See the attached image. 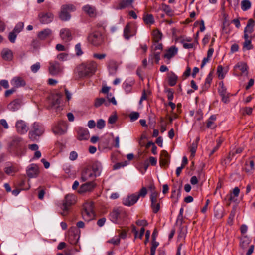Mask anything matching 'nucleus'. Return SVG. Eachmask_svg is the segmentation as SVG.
I'll return each instance as SVG.
<instances>
[{
	"label": "nucleus",
	"mask_w": 255,
	"mask_h": 255,
	"mask_svg": "<svg viewBox=\"0 0 255 255\" xmlns=\"http://www.w3.org/2000/svg\"><path fill=\"white\" fill-rule=\"evenodd\" d=\"M220 95L222 97V101L227 103L229 101V94L227 93L226 89L223 86H222L219 90Z\"/></svg>",
	"instance_id": "7c9ffc66"
},
{
	"label": "nucleus",
	"mask_w": 255,
	"mask_h": 255,
	"mask_svg": "<svg viewBox=\"0 0 255 255\" xmlns=\"http://www.w3.org/2000/svg\"><path fill=\"white\" fill-rule=\"evenodd\" d=\"M44 131V129L42 125L35 122L33 124L32 129L29 133V137L32 140H37V137L43 134Z\"/></svg>",
	"instance_id": "7ed1b4c3"
},
{
	"label": "nucleus",
	"mask_w": 255,
	"mask_h": 255,
	"mask_svg": "<svg viewBox=\"0 0 255 255\" xmlns=\"http://www.w3.org/2000/svg\"><path fill=\"white\" fill-rule=\"evenodd\" d=\"M22 104V100L21 98L15 99L7 105V108L9 110L14 112L19 109Z\"/></svg>",
	"instance_id": "ddd939ff"
},
{
	"label": "nucleus",
	"mask_w": 255,
	"mask_h": 255,
	"mask_svg": "<svg viewBox=\"0 0 255 255\" xmlns=\"http://www.w3.org/2000/svg\"><path fill=\"white\" fill-rule=\"evenodd\" d=\"M255 26V21L253 19H250L247 22V24L244 30V36H255L253 34L254 32V27Z\"/></svg>",
	"instance_id": "1a4fd4ad"
},
{
	"label": "nucleus",
	"mask_w": 255,
	"mask_h": 255,
	"mask_svg": "<svg viewBox=\"0 0 255 255\" xmlns=\"http://www.w3.org/2000/svg\"><path fill=\"white\" fill-rule=\"evenodd\" d=\"M107 243H111L115 245H118L120 243V238H117V239L112 238L111 240H108Z\"/></svg>",
	"instance_id": "338daca9"
},
{
	"label": "nucleus",
	"mask_w": 255,
	"mask_h": 255,
	"mask_svg": "<svg viewBox=\"0 0 255 255\" xmlns=\"http://www.w3.org/2000/svg\"><path fill=\"white\" fill-rule=\"evenodd\" d=\"M22 141V138L18 136H14L12 138V140L10 143L11 146L16 147L19 145Z\"/></svg>",
	"instance_id": "a19ab883"
},
{
	"label": "nucleus",
	"mask_w": 255,
	"mask_h": 255,
	"mask_svg": "<svg viewBox=\"0 0 255 255\" xmlns=\"http://www.w3.org/2000/svg\"><path fill=\"white\" fill-rule=\"evenodd\" d=\"M236 67L238 68L243 74L247 71L248 68L247 64L244 62L238 63L236 65Z\"/></svg>",
	"instance_id": "79ce46f5"
},
{
	"label": "nucleus",
	"mask_w": 255,
	"mask_h": 255,
	"mask_svg": "<svg viewBox=\"0 0 255 255\" xmlns=\"http://www.w3.org/2000/svg\"><path fill=\"white\" fill-rule=\"evenodd\" d=\"M82 9L85 13L91 17H95L96 15V9L93 6L87 4L84 6Z\"/></svg>",
	"instance_id": "412c9836"
},
{
	"label": "nucleus",
	"mask_w": 255,
	"mask_h": 255,
	"mask_svg": "<svg viewBox=\"0 0 255 255\" xmlns=\"http://www.w3.org/2000/svg\"><path fill=\"white\" fill-rule=\"evenodd\" d=\"M77 231L76 228H72L69 230L68 239L71 244L74 245L77 243L79 238V236L76 233V232H77Z\"/></svg>",
	"instance_id": "2eb2a0df"
},
{
	"label": "nucleus",
	"mask_w": 255,
	"mask_h": 255,
	"mask_svg": "<svg viewBox=\"0 0 255 255\" xmlns=\"http://www.w3.org/2000/svg\"><path fill=\"white\" fill-rule=\"evenodd\" d=\"M117 120V116L116 115H112L110 116L108 119V123L110 124L115 123Z\"/></svg>",
	"instance_id": "0e129e2a"
},
{
	"label": "nucleus",
	"mask_w": 255,
	"mask_h": 255,
	"mask_svg": "<svg viewBox=\"0 0 255 255\" xmlns=\"http://www.w3.org/2000/svg\"><path fill=\"white\" fill-rule=\"evenodd\" d=\"M89 138V133L86 128H79L77 131V138L79 140H87Z\"/></svg>",
	"instance_id": "dca6fc26"
},
{
	"label": "nucleus",
	"mask_w": 255,
	"mask_h": 255,
	"mask_svg": "<svg viewBox=\"0 0 255 255\" xmlns=\"http://www.w3.org/2000/svg\"><path fill=\"white\" fill-rule=\"evenodd\" d=\"M163 48L162 44L161 43H155L153 46L151 47V51L155 52L157 50L162 51Z\"/></svg>",
	"instance_id": "864d4df0"
},
{
	"label": "nucleus",
	"mask_w": 255,
	"mask_h": 255,
	"mask_svg": "<svg viewBox=\"0 0 255 255\" xmlns=\"http://www.w3.org/2000/svg\"><path fill=\"white\" fill-rule=\"evenodd\" d=\"M235 210H233L230 214V216L228 218V222L229 224H232V221L235 217Z\"/></svg>",
	"instance_id": "774afa93"
},
{
	"label": "nucleus",
	"mask_w": 255,
	"mask_h": 255,
	"mask_svg": "<svg viewBox=\"0 0 255 255\" xmlns=\"http://www.w3.org/2000/svg\"><path fill=\"white\" fill-rule=\"evenodd\" d=\"M53 130L55 134L60 135L64 134L66 130V124L65 123H62V124L55 127L53 129Z\"/></svg>",
	"instance_id": "c85d7f7f"
},
{
	"label": "nucleus",
	"mask_w": 255,
	"mask_h": 255,
	"mask_svg": "<svg viewBox=\"0 0 255 255\" xmlns=\"http://www.w3.org/2000/svg\"><path fill=\"white\" fill-rule=\"evenodd\" d=\"M245 41L243 43V50H250L253 48V46L251 43L252 40L255 38V36H243Z\"/></svg>",
	"instance_id": "f3484780"
},
{
	"label": "nucleus",
	"mask_w": 255,
	"mask_h": 255,
	"mask_svg": "<svg viewBox=\"0 0 255 255\" xmlns=\"http://www.w3.org/2000/svg\"><path fill=\"white\" fill-rule=\"evenodd\" d=\"M17 33L12 31L10 32L8 35V39L11 43H14L17 37Z\"/></svg>",
	"instance_id": "3c124183"
},
{
	"label": "nucleus",
	"mask_w": 255,
	"mask_h": 255,
	"mask_svg": "<svg viewBox=\"0 0 255 255\" xmlns=\"http://www.w3.org/2000/svg\"><path fill=\"white\" fill-rule=\"evenodd\" d=\"M143 19L146 24H152L154 22V19L152 14L144 15Z\"/></svg>",
	"instance_id": "ea45409f"
},
{
	"label": "nucleus",
	"mask_w": 255,
	"mask_h": 255,
	"mask_svg": "<svg viewBox=\"0 0 255 255\" xmlns=\"http://www.w3.org/2000/svg\"><path fill=\"white\" fill-rule=\"evenodd\" d=\"M106 98L107 99V102H109V105L110 103H112L113 105H117V101L115 100L114 96H113L112 93H108L107 94Z\"/></svg>",
	"instance_id": "de8ad7c7"
},
{
	"label": "nucleus",
	"mask_w": 255,
	"mask_h": 255,
	"mask_svg": "<svg viewBox=\"0 0 255 255\" xmlns=\"http://www.w3.org/2000/svg\"><path fill=\"white\" fill-rule=\"evenodd\" d=\"M153 41L155 43H158V42L162 39V34L158 30H154L152 32Z\"/></svg>",
	"instance_id": "c9c22d12"
},
{
	"label": "nucleus",
	"mask_w": 255,
	"mask_h": 255,
	"mask_svg": "<svg viewBox=\"0 0 255 255\" xmlns=\"http://www.w3.org/2000/svg\"><path fill=\"white\" fill-rule=\"evenodd\" d=\"M147 193V190L146 187H142L138 192L137 194H136L138 198H139L140 197L144 198L146 196V194Z\"/></svg>",
	"instance_id": "09e8293b"
},
{
	"label": "nucleus",
	"mask_w": 255,
	"mask_h": 255,
	"mask_svg": "<svg viewBox=\"0 0 255 255\" xmlns=\"http://www.w3.org/2000/svg\"><path fill=\"white\" fill-rule=\"evenodd\" d=\"M176 41L182 43L183 47L185 49H191L193 47V44L192 43H186L185 39H183L182 37H179L176 39Z\"/></svg>",
	"instance_id": "c03bdc74"
},
{
	"label": "nucleus",
	"mask_w": 255,
	"mask_h": 255,
	"mask_svg": "<svg viewBox=\"0 0 255 255\" xmlns=\"http://www.w3.org/2000/svg\"><path fill=\"white\" fill-rule=\"evenodd\" d=\"M161 9L169 16H171L173 15V11L169 5L162 3L161 4Z\"/></svg>",
	"instance_id": "58836bf2"
},
{
	"label": "nucleus",
	"mask_w": 255,
	"mask_h": 255,
	"mask_svg": "<svg viewBox=\"0 0 255 255\" xmlns=\"http://www.w3.org/2000/svg\"><path fill=\"white\" fill-rule=\"evenodd\" d=\"M75 51L76 52L77 56H80L83 54L82 50L81 49V46L80 43H78L75 45Z\"/></svg>",
	"instance_id": "bf43d9fd"
},
{
	"label": "nucleus",
	"mask_w": 255,
	"mask_h": 255,
	"mask_svg": "<svg viewBox=\"0 0 255 255\" xmlns=\"http://www.w3.org/2000/svg\"><path fill=\"white\" fill-rule=\"evenodd\" d=\"M52 34V31L50 29H45L43 31H40L38 33V37L40 40H44L49 37Z\"/></svg>",
	"instance_id": "2f4dec72"
},
{
	"label": "nucleus",
	"mask_w": 255,
	"mask_h": 255,
	"mask_svg": "<svg viewBox=\"0 0 255 255\" xmlns=\"http://www.w3.org/2000/svg\"><path fill=\"white\" fill-rule=\"evenodd\" d=\"M39 173L38 168L36 165L32 164L27 170V176L30 178H34L37 176Z\"/></svg>",
	"instance_id": "5701e85b"
},
{
	"label": "nucleus",
	"mask_w": 255,
	"mask_h": 255,
	"mask_svg": "<svg viewBox=\"0 0 255 255\" xmlns=\"http://www.w3.org/2000/svg\"><path fill=\"white\" fill-rule=\"evenodd\" d=\"M15 126L16 131L18 133L21 134L26 133L29 129L26 123L22 120H18L16 123Z\"/></svg>",
	"instance_id": "9d476101"
},
{
	"label": "nucleus",
	"mask_w": 255,
	"mask_h": 255,
	"mask_svg": "<svg viewBox=\"0 0 255 255\" xmlns=\"http://www.w3.org/2000/svg\"><path fill=\"white\" fill-rule=\"evenodd\" d=\"M117 232L119 233V237L118 238L124 239L127 237V231L125 230L120 231V230H117Z\"/></svg>",
	"instance_id": "052dcab7"
},
{
	"label": "nucleus",
	"mask_w": 255,
	"mask_h": 255,
	"mask_svg": "<svg viewBox=\"0 0 255 255\" xmlns=\"http://www.w3.org/2000/svg\"><path fill=\"white\" fill-rule=\"evenodd\" d=\"M151 52H152V53L150 55V56H149V59L152 60V59H154L156 63L158 64L160 60V52H154V51H151Z\"/></svg>",
	"instance_id": "37998d69"
},
{
	"label": "nucleus",
	"mask_w": 255,
	"mask_h": 255,
	"mask_svg": "<svg viewBox=\"0 0 255 255\" xmlns=\"http://www.w3.org/2000/svg\"><path fill=\"white\" fill-rule=\"evenodd\" d=\"M82 215L84 219L86 221H89L93 219L94 214L91 209H88L85 208L82 212Z\"/></svg>",
	"instance_id": "4be33fe9"
},
{
	"label": "nucleus",
	"mask_w": 255,
	"mask_h": 255,
	"mask_svg": "<svg viewBox=\"0 0 255 255\" xmlns=\"http://www.w3.org/2000/svg\"><path fill=\"white\" fill-rule=\"evenodd\" d=\"M40 22L42 24H48L50 23L54 17L53 15L51 13L41 14L39 15Z\"/></svg>",
	"instance_id": "a211bd4d"
},
{
	"label": "nucleus",
	"mask_w": 255,
	"mask_h": 255,
	"mask_svg": "<svg viewBox=\"0 0 255 255\" xmlns=\"http://www.w3.org/2000/svg\"><path fill=\"white\" fill-rule=\"evenodd\" d=\"M136 224L138 226H142L143 227L146 226L148 225V223L146 220H137L136 222Z\"/></svg>",
	"instance_id": "69168bd1"
},
{
	"label": "nucleus",
	"mask_w": 255,
	"mask_h": 255,
	"mask_svg": "<svg viewBox=\"0 0 255 255\" xmlns=\"http://www.w3.org/2000/svg\"><path fill=\"white\" fill-rule=\"evenodd\" d=\"M139 117V113L137 112H133L129 115L130 120L134 121L136 120Z\"/></svg>",
	"instance_id": "5fc2aeb1"
},
{
	"label": "nucleus",
	"mask_w": 255,
	"mask_h": 255,
	"mask_svg": "<svg viewBox=\"0 0 255 255\" xmlns=\"http://www.w3.org/2000/svg\"><path fill=\"white\" fill-rule=\"evenodd\" d=\"M76 197L73 194L67 195L63 202V206H64V209H69V208L72 205L76 203Z\"/></svg>",
	"instance_id": "f8f14e48"
},
{
	"label": "nucleus",
	"mask_w": 255,
	"mask_h": 255,
	"mask_svg": "<svg viewBox=\"0 0 255 255\" xmlns=\"http://www.w3.org/2000/svg\"><path fill=\"white\" fill-rule=\"evenodd\" d=\"M60 103V97L58 95H54L50 99L49 103L50 106L52 107L58 108Z\"/></svg>",
	"instance_id": "473e14b6"
},
{
	"label": "nucleus",
	"mask_w": 255,
	"mask_h": 255,
	"mask_svg": "<svg viewBox=\"0 0 255 255\" xmlns=\"http://www.w3.org/2000/svg\"><path fill=\"white\" fill-rule=\"evenodd\" d=\"M96 186V184L94 181L87 182L80 186L78 192L79 194H83L87 192H92Z\"/></svg>",
	"instance_id": "6e6552de"
},
{
	"label": "nucleus",
	"mask_w": 255,
	"mask_h": 255,
	"mask_svg": "<svg viewBox=\"0 0 255 255\" xmlns=\"http://www.w3.org/2000/svg\"><path fill=\"white\" fill-rule=\"evenodd\" d=\"M61 38L65 42L69 41L71 39V33L67 29H62L60 33Z\"/></svg>",
	"instance_id": "cd10ccee"
},
{
	"label": "nucleus",
	"mask_w": 255,
	"mask_h": 255,
	"mask_svg": "<svg viewBox=\"0 0 255 255\" xmlns=\"http://www.w3.org/2000/svg\"><path fill=\"white\" fill-rule=\"evenodd\" d=\"M97 68V64L94 61L83 63L78 65L76 69L78 78H84L93 75Z\"/></svg>",
	"instance_id": "f257e3e1"
},
{
	"label": "nucleus",
	"mask_w": 255,
	"mask_h": 255,
	"mask_svg": "<svg viewBox=\"0 0 255 255\" xmlns=\"http://www.w3.org/2000/svg\"><path fill=\"white\" fill-rule=\"evenodd\" d=\"M178 49L175 46H171L164 55V57L168 59H171L177 53Z\"/></svg>",
	"instance_id": "c756f323"
},
{
	"label": "nucleus",
	"mask_w": 255,
	"mask_h": 255,
	"mask_svg": "<svg viewBox=\"0 0 255 255\" xmlns=\"http://www.w3.org/2000/svg\"><path fill=\"white\" fill-rule=\"evenodd\" d=\"M216 127L214 121H211V120H208L207 122V127L209 128L213 129L215 128Z\"/></svg>",
	"instance_id": "e2e57ef3"
},
{
	"label": "nucleus",
	"mask_w": 255,
	"mask_h": 255,
	"mask_svg": "<svg viewBox=\"0 0 255 255\" xmlns=\"http://www.w3.org/2000/svg\"><path fill=\"white\" fill-rule=\"evenodd\" d=\"M96 178L93 174L90 169L87 167L84 168L81 172V180L82 182H86L88 180H93Z\"/></svg>",
	"instance_id": "9b49d317"
},
{
	"label": "nucleus",
	"mask_w": 255,
	"mask_h": 255,
	"mask_svg": "<svg viewBox=\"0 0 255 255\" xmlns=\"http://www.w3.org/2000/svg\"><path fill=\"white\" fill-rule=\"evenodd\" d=\"M23 26L24 23L23 22H19L16 24L13 31L18 34L23 29Z\"/></svg>",
	"instance_id": "603ef678"
},
{
	"label": "nucleus",
	"mask_w": 255,
	"mask_h": 255,
	"mask_svg": "<svg viewBox=\"0 0 255 255\" xmlns=\"http://www.w3.org/2000/svg\"><path fill=\"white\" fill-rule=\"evenodd\" d=\"M11 84L15 88H18L21 86H24L26 82L24 80L20 77H15L11 80Z\"/></svg>",
	"instance_id": "a878e982"
},
{
	"label": "nucleus",
	"mask_w": 255,
	"mask_h": 255,
	"mask_svg": "<svg viewBox=\"0 0 255 255\" xmlns=\"http://www.w3.org/2000/svg\"><path fill=\"white\" fill-rule=\"evenodd\" d=\"M4 171L7 175H10L12 173H15L16 172V170L15 168L12 166L5 167L4 169Z\"/></svg>",
	"instance_id": "4d7b16f0"
},
{
	"label": "nucleus",
	"mask_w": 255,
	"mask_h": 255,
	"mask_svg": "<svg viewBox=\"0 0 255 255\" xmlns=\"http://www.w3.org/2000/svg\"><path fill=\"white\" fill-rule=\"evenodd\" d=\"M90 169L93 174L95 177L98 176L100 174V169L101 168V165L99 162H95L92 164L91 166H88Z\"/></svg>",
	"instance_id": "6ab92c4d"
},
{
	"label": "nucleus",
	"mask_w": 255,
	"mask_h": 255,
	"mask_svg": "<svg viewBox=\"0 0 255 255\" xmlns=\"http://www.w3.org/2000/svg\"><path fill=\"white\" fill-rule=\"evenodd\" d=\"M138 199L139 198L137 196L136 194H131L124 200V204L128 206H132L137 201Z\"/></svg>",
	"instance_id": "aec40b11"
},
{
	"label": "nucleus",
	"mask_w": 255,
	"mask_h": 255,
	"mask_svg": "<svg viewBox=\"0 0 255 255\" xmlns=\"http://www.w3.org/2000/svg\"><path fill=\"white\" fill-rule=\"evenodd\" d=\"M76 10V7L73 4H64L61 6L59 13V18L62 21L69 20L71 18L70 12Z\"/></svg>",
	"instance_id": "f03ea898"
},
{
	"label": "nucleus",
	"mask_w": 255,
	"mask_h": 255,
	"mask_svg": "<svg viewBox=\"0 0 255 255\" xmlns=\"http://www.w3.org/2000/svg\"><path fill=\"white\" fill-rule=\"evenodd\" d=\"M251 6V2L248 0H244L241 2V8L243 11L249 9Z\"/></svg>",
	"instance_id": "a18cd8bd"
},
{
	"label": "nucleus",
	"mask_w": 255,
	"mask_h": 255,
	"mask_svg": "<svg viewBox=\"0 0 255 255\" xmlns=\"http://www.w3.org/2000/svg\"><path fill=\"white\" fill-rule=\"evenodd\" d=\"M197 147V143H193L192 144V145L190 147L191 156L192 157H194L195 156Z\"/></svg>",
	"instance_id": "13d9d810"
},
{
	"label": "nucleus",
	"mask_w": 255,
	"mask_h": 255,
	"mask_svg": "<svg viewBox=\"0 0 255 255\" xmlns=\"http://www.w3.org/2000/svg\"><path fill=\"white\" fill-rule=\"evenodd\" d=\"M135 0H121L115 7L116 9L121 10L127 7L133 8L132 4Z\"/></svg>",
	"instance_id": "4468645a"
},
{
	"label": "nucleus",
	"mask_w": 255,
	"mask_h": 255,
	"mask_svg": "<svg viewBox=\"0 0 255 255\" xmlns=\"http://www.w3.org/2000/svg\"><path fill=\"white\" fill-rule=\"evenodd\" d=\"M105 125L104 120L103 119H99L97 123V127L99 129H102Z\"/></svg>",
	"instance_id": "680f3d73"
},
{
	"label": "nucleus",
	"mask_w": 255,
	"mask_h": 255,
	"mask_svg": "<svg viewBox=\"0 0 255 255\" xmlns=\"http://www.w3.org/2000/svg\"><path fill=\"white\" fill-rule=\"evenodd\" d=\"M169 154L166 150H162L160 154V166H165L169 163Z\"/></svg>",
	"instance_id": "393cba45"
},
{
	"label": "nucleus",
	"mask_w": 255,
	"mask_h": 255,
	"mask_svg": "<svg viewBox=\"0 0 255 255\" xmlns=\"http://www.w3.org/2000/svg\"><path fill=\"white\" fill-rule=\"evenodd\" d=\"M1 56L3 59L6 61L11 60L13 58V52L9 49H3L1 53Z\"/></svg>",
	"instance_id": "bb28decb"
},
{
	"label": "nucleus",
	"mask_w": 255,
	"mask_h": 255,
	"mask_svg": "<svg viewBox=\"0 0 255 255\" xmlns=\"http://www.w3.org/2000/svg\"><path fill=\"white\" fill-rule=\"evenodd\" d=\"M135 34L132 31V25L130 23H128L124 30V36L126 39H128L130 37Z\"/></svg>",
	"instance_id": "b1692460"
},
{
	"label": "nucleus",
	"mask_w": 255,
	"mask_h": 255,
	"mask_svg": "<svg viewBox=\"0 0 255 255\" xmlns=\"http://www.w3.org/2000/svg\"><path fill=\"white\" fill-rule=\"evenodd\" d=\"M40 68V64L39 62H37L31 66V70L33 73L37 72Z\"/></svg>",
	"instance_id": "6e6d98bb"
},
{
	"label": "nucleus",
	"mask_w": 255,
	"mask_h": 255,
	"mask_svg": "<svg viewBox=\"0 0 255 255\" xmlns=\"http://www.w3.org/2000/svg\"><path fill=\"white\" fill-rule=\"evenodd\" d=\"M158 193L156 191H153L150 196V199L151 202V207L154 213H157L160 209V204L157 201Z\"/></svg>",
	"instance_id": "0eeeda50"
},
{
	"label": "nucleus",
	"mask_w": 255,
	"mask_h": 255,
	"mask_svg": "<svg viewBox=\"0 0 255 255\" xmlns=\"http://www.w3.org/2000/svg\"><path fill=\"white\" fill-rule=\"evenodd\" d=\"M212 80V77L211 73H209L206 78L205 82L204 83V87L206 88H208L210 87L211 82Z\"/></svg>",
	"instance_id": "8fccbe9b"
},
{
	"label": "nucleus",
	"mask_w": 255,
	"mask_h": 255,
	"mask_svg": "<svg viewBox=\"0 0 255 255\" xmlns=\"http://www.w3.org/2000/svg\"><path fill=\"white\" fill-rule=\"evenodd\" d=\"M112 220L114 222H117L119 220H124L127 217V212L122 208L114 209L110 214Z\"/></svg>",
	"instance_id": "39448f33"
},
{
	"label": "nucleus",
	"mask_w": 255,
	"mask_h": 255,
	"mask_svg": "<svg viewBox=\"0 0 255 255\" xmlns=\"http://www.w3.org/2000/svg\"><path fill=\"white\" fill-rule=\"evenodd\" d=\"M168 78V84L170 86H173L176 84L178 77L173 72L170 73Z\"/></svg>",
	"instance_id": "72a5a7b5"
},
{
	"label": "nucleus",
	"mask_w": 255,
	"mask_h": 255,
	"mask_svg": "<svg viewBox=\"0 0 255 255\" xmlns=\"http://www.w3.org/2000/svg\"><path fill=\"white\" fill-rule=\"evenodd\" d=\"M88 39L89 42L96 46L101 45L104 41L103 36L100 32L98 31L90 33L88 37Z\"/></svg>",
	"instance_id": "20e7f679"
},
{
	"label": "nucleus",
	"mask_w": 255,
	"mask_h": 255,
	"mask_svg": "<svg viewBox=\"0 0 255 255\" xmlns=\"http://www.w3.org/2000/svg\"><path fill=\"white\" fill-rule=\"evenodd\" d=\"M48 70L51 75L53 76L58 75L62 72L63 67L58 62L51 61L49 62Z\"/></svg>",
	"instance_id": "423d86ee"
},
{
	"label": "nucleus",
	"mask_w": 255,
	"mask_h": 255,
	"mask_svg": "<svg viewBox=\"0 0 255 255\" xmlns=\"http://www.w3.org/2000/svg\"><path fill=\"white\" fill-rule=\"evenodd\" d=\"M250 244V240L247 236H244L241 239L240 246L243 249H246L249 247Z\"/></svg>",
	"instance_id": "4c0bfd02"
},
{
	"label": "nucleus",
	"mask_w": 255,
	"mask_h": 255,
	"mask_svg": "<svg viewBox=\"0 0 255 255\" xmlns=\"http://www.w3.org/2000/svg\"><path fill=\"white\" fill-rule=\"evenodd\" d=\"M102 104H104L106 106H108L109 102H107L106 100L103 98H98L95 100L94 106L96 107H99Z\"/></svg>",
	"instance_id": "e433bc0d"
},
{
	"label": "nucleus",
	"mask_w": 255,
	"mask_h": 255,
	"mask_svg": "<svg viewBox=\"0 0 255 255\" xmlns=\"http://www.w3.org/2000/svg\"><path fill=\"white\" fill-rule=\"evenodd\" d=\"M224 209L222 206H216L214 208L215 216L218 219H220L223 216Z\"/></svg>",
	"instance_id": "f704fd0d"
},
{
	"label": "nucleus",
	"mask_w": 255,
	"mask_h": 255,
	"mask_svg": "<svg viewBox=\"0 0 255 255\" xmlns=\"http://www.w3.org/2000/svg\"><path fill=\"white\" fill-rule=\"evenodd\" d=\"M236 197L232 193L227 195L225 198V200H227V205L229 206L231 202H235L237 200Z\"/></svg>",
	"instance_id": "49530a36"
}]
</instances>
